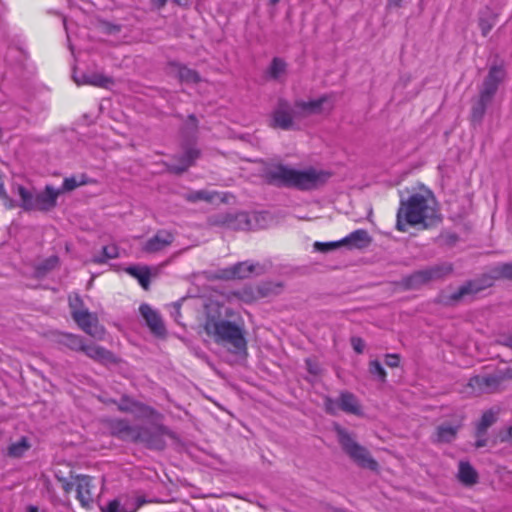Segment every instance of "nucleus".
Instances as JSON below:
<instances>
[{
	"label": "nucleus",
	"mask_w": 512,
	"mask_h": 512,
	"mask_svg": "<svg viewBox=\"0 0 512 512\" xmlns=\"http://www.w3.org/2000/svg\"><path fill=\"white\" fill-rule=\"evenodd\" d=\"M330 176L331 174L325 170L313 167L298 170L283 164L271 166L266 170L269 183L302 191L317 189L324 185Z\"/></svg>",
	"instance_id": "obj_1"
},
{
	"label": "nucleus",
	"mask_w": 512,
	"mask_h": 512,
	"mask_svg": "<svg viewBox=\"0 0 512 512\" xmlns=\"http://www.w3.org/2000/svg\"><path fill=\"white\" fill-rule=\"evenodd\" d=\"M437 217L435 200L431 193H415L400 201L396 216V229L406 232L407 226L428 225Z\"/></svg>",
	"instance_id": "obj_2"
},
{
	"label": "nucleus",
	"mask_w": 512,
	"mask_h": 512,
	"mask_svg": "<svg viewBox=\"0 0 512 512\" xmlns=\"http://www.w3.org/2000/svg\"><path fill=\"white\" fill-rule=\"evenodd\" d=\"M331 98L327 95L317 99L303 101L298 100L292 107L288 101L280 99L271 117V126L282 130H290L294 121L300 117L319 114L332 108Z\"/></svg>",
	"instance_id": "obj_3"
},
{
	"label": "nucleus",
	"mask_w": 512,
	"mask_h": 512,
	"mask_svg": "<svg viewBox=\"0 0 512 512\" xmlns=\"http://www.w3.org/2000/svg\"><path fill=\"white\" fill-rule=\"evenodd\" d=\"M204 329L214 342L230 353L243 355L247 352V340L243 321L207 319Z\"/></svg>",
	"instance_id": "obj_4"
},
{
	"label": "nucleus",
	"mask_w": 512,
	"mask_h": 512,
	"mask_svg": "<svg viewBox=\"0 0 512 512\" xmlns=\"http://www.w3.org/2000/svg\"><path fill=\"white\" fill-rule=\"evenodd\" d=\"M12 192L20 197L19 207L24 211L47 212L57 205V199L62 194V190L46 185L44 190L33 192L20 184L12 186Z\"/></svg>",
	"instance_id": "obj_5"
},
{
	"label": "nucleus",
	"mask_w": 512,
	"mask_h": 512,
	"mask_svg": "<svg viewBox=\"0 0 512 512\" xmlns=\"http://www.w3.org/2000/svg\"><path fill=\"white\" fill-rule=\"evenodd\" d=\"M113 435L125 441L143 442L149 447L161 449L164 446L159 435H150L144 427L131 425L127 420L115 419L110 422Z\"/></svg>",
	"instance_id": "obj_6"
},
{
	"label": "nucleus",
	"mask_w": 512,
	"mask_h": 512,
	"mask_svg": "<svg viewBox=\"0 0 512 512\" xmlns=\"http://www.w3.org/2000/svg\"><path fill=\"white\" fill-rule=\"evenodd\" d=\"M338 441L345 453L360 467L376 470L378 463L371 457L368 450L359 445L343 428H336Z\"/></svg>",
	"instance_id": "obj_7"
},
{
	"label": "nucleus",
	"mask_w": 512,
	"mask_h": 512,
	"mask_svg": "<svg viewBox=\"0 0 512 512\" xmlns=\"http://www.w3.org/2000/svg\"><path fill=\"white\" fill-rule=\"evenodd\" d=\"M65 492L75 490L76 498L82 507L91 508L98 497L97 486L94 478L86 475H78L63 485Z\"/></svg>",
	"instance_id": "obj_8"
},
{
	"label": "nucleus",
	"mask_w": 512,
	"mask_h": 512,
	"mask_svg": "<svg viewBox=\"0 0 512 512\" xmlns=\"http://www.w3.org/2000/svg\"><path fill=\"white\" fill-rule=\"evenodd\" d=\"M492 277L485 279V283L481 285L478 281H469L462 285L458 290L449 296V302H456L466 295L475 294L481 291L486 286L492 284V278H508L512 279V263H502L495 266L492 271Z\"/></svg>",
	"instance_id": "obj_9"
},
{
	"label": "nucleus",
	"mask_w": 512,
	"mask_h": 512,
	"mask_svg": "<svg viewBox=\"0 0 512 512\" xmlns=\"http://www.w3.org/2000/svg\"><path fill=\"white\" fill-rule=\"evenodd\" d=\"M451 272V264L435 265L412 273L405 279V284L408 288L414 289L432 280L443 278Z\"/></svg>",
	"instance_id": "obj_10"
},
{
	"label": "nucleus",
	"mask_w": 512,
	"mask_h": 512,
	"mask_svg": "<svg viewBox=\"0 0 512 512\" xmlns=\"http://www.w3.org/2000/svg\"><path fill=\"white\" fill-rule=\"evenodd\" d=\"M263 272L264 268L259 263L243 261L218 270L216 277L222 280L245 279L251 275H260Z\"/></svg>",
	"instance_id": "obj_11"
},
{
	"label": "nucleus",
	"mask_w": 512,
	"mask_h": 512,
	"mask_svg": "<svg viewBox=\"0 0 512 512\" xmlns=\"http://www.w3.org/2000/svg\"><path fill=\"white\" fill-rule=\"evenodd\" d=\"M501 381L497 375H477L470 378L465 392L470 395L494 393L500 389Z\"/></svg>",
	"instance_id": "obj_12"
},
{
	"label": "nucleus",
	"mask_w": 512,
	"mask_h": 512,
	"mask_svg": "<svg viewBox=\"0 0 512 512\" xmlns=\"http://www.w3.org/2000/svg\"><path fill=\"white\" fill-rule=\"evenodd\" d=\"M281 287L280 283L267 282L261 284L256 289L250 286H245L242 289L235 291L233 294L242 302L251 303L260 297L277 294Z\"/></svg>",
	"instance_id": "obj_13"
},
{
	"label": "nucleus",
	"mask_w": 512,
	"mask_h": 512,
	"mask_svg": "<svg viewBox=\"0 0 512 512\" xmlns=\"http://www.w3.org/2000/svg\"><path fill=\"white\" fill-rule=\"evenodd\" d=\"M505 75L506 71L502 65L491 66L488 75L484 79L480 94L493 99L498 90V86L505 78Z\"/></svg>",
	"instance_id": "obj_14"
},
{
	"label": "nucleus",
	"mask_w": 512,
	"mask_h": 512,
	"mask_svg": "<svg viewBox=\"0 0 512 512\" xmlns=\"http://www.w3.org/2000/svg\"><path fill=\"white\" fill-rule=\"evenodd\" d=\"M73 319L85 333L93 337H98L103 333V328L98 324L97 316L88 310L84 312L76 311Z\"/></svg>",
	"instance_id": "obj_15"
},
{
	"label": "nucleus",
	"mask_w": 512,
	"mask_h": 512,
	"mask_svg": "<svg viewBox=\"0 0 512 512\" xmlns=\"http://www.w3.org/2000/svg\"><path fill=\"white\" fill-rule=\"evenodd\" d=\"M139 311L145 319L147 326L156 336H164L166 329L159 313L152 309L148 304L140 305Z\"/></svg>",
	"instance_id": "obj_16"
},
{
	"label": "nucleus",
	"mask_w": 512,
	"mask_h": 512,
	"mask_svg": "<svg viewBox=\"0 0 512 512\" xmlns=\"http://www.w3.org/2000/svg\"><path fill=\"white\" fill-rule=\"evenodd\" d=\"M173 241L174 235L170 231L159 230L153 237L145 242L143 250L148 253L159 252L171 245Z\"/></svg>",
	"instance_id": "obj_17"
},
{
	"label": "nucleus",
	"mask_w": 512,
	"mask_h": 512,
	"mask_svg": "<svg viewBox=\"0 0 512 512\" xmlns=\"http://www.w3.org/2000/svg\"><path fill=\"white\" fill-rule=\"evenodd\" d=\"M371 237L364 229H357L341 239L342 246L348 249H363L369 246Z\"/></svg>",
	"instance_id": "obj_18"
},
{
	"label": "nucleus",
	"mask_w": 512,
	"mask_h": 512,
	"mask_svg": "<svg viewBox=\"0 0 512 512\" xmlns=\"http://www.w3.org/2000/svg\"><path fill=\"white\" fill-rule=\"evenodd\" d=\"M118 409L122 412L133 413L138 417H149L153 414V410L150 407L136 402L127 396L121 398L118 403Z\"/></svg>",
	"instance_id": "obj_19"
},
{
	"label": "nucleus",
	"mask_w": 512,
	"mask_h": 512,
	"mask_svg": "<svg viewBox=\"0 0 512 512\" xmlns=\"http://www.w3.org/2000/svg\"><path fill=\"white\" fill-rule=\"evenodd\" d=\"M339 408L348 413L359 415L361 414V407L355 395L350 392H342L338 398Z\"/></svg>",
	"instance_id": "obj_20"
},
{
	"label": "nucleus",
	"mask_w": 512,
	"mask_h": 512,
	"mask_svg": "<svg viewBox=\"0 0 512 512\" xmlns=\"http://www.w3.org/2000/svg\"><path fill=\"white\" fill-rule=\"evenodd\" d=\"M477 472L469 462L460 461L458 469V479L461 483L471 486L477 482Z\"/></svg>",
	"instance_id": "obj_21"
},
{
	"label": "nucleus",
	"mask_w": 512,
	"mask_h": 512,
	"mask_svg": "<svg viewBox=\"0 0 512 512\" xmlns=\"http://www.w3.org/2000/svg\"><path fill=\"white\" fill-rule=\"evenodd\" d=\"M82 351L90 358L98 361H108L112 354L105 348L95 344H84Z\"/></svg>",
	"instance_id": "obj_22"
},
{
	"label": "nucleus",
	"mask_w": 512,
	"mask_h": 512,
	"mask_svg": "<svg viewBox=\"0 0 512 512\" xmlns=\"http://www.w3.org/2000/svg\"><path fill=\"white\" fill-rule=\"evenodd\" d=\"M459 426H453L451 424H442L437 427L436 441L442 443H450L457 435Z\"/></svg>",
	"instance_id": "obj_23"
},
{
	"label": "nucleus",
	"mask_w": 512,
	"mask_h": 512,
	"mask_svg": "<svg viewBox=\"0 0 512 512\" xmlns=\"http://www.w3.org/2000/svg\"><path fill=\"white\" fill-rule=\"evenodd\" d=\"M126 272L135 277L145 290L149 288L150 272L147 267L130 266L126 268Z\"/></svg>",
	"instance_id": "obj_24"
},
{
	"label": "nucleus",
	"mask_w": 512,
	"mask_h": 512,
	"mask_svg": "<svg viewBox=\"0 0 512 512\" xmlns=\"http://www.w3.org/2000/svg\"><path fill=\"white\" fill-rule=\"evenodd\" d=\"M31 445L26 437H21L17 442L11 443L7 448V455L12 458L22 457Z\"/></svg>",
	"instance_id": "obj_25"
},
{
	"label": "nucleus",
	"mask_w": 512,
	"mask_h": 512,
	"mask_svg": "<svg viewBox=\"0 0 512 512\" xmlns=\"http://www.w3.org/2000/svg\"><path fill=\"white\" fill-rule=\"evenodd\" d=\"M199 156V151L196 148L189 147L187 148L182 157H181V163L180 165L176 166L174 169L177 173L184 172L188 167H190L195 160Z\"/></svg>",
	"instance_id": "obj_26"
},
{
	"label": "nucleus",
	"mask_w": 512,
	"mask_h": 512,
	"mask_svg": "<svg viewBox=\"0 0 512 512\" xmlns=\"http://www.w3.org/2000/svg\"><path fill=\"white\" fill-rule=\"evenodd\" d=\"M287 69L286 62L279 57L273 58L270 66L268 67L267 73L272 79H280L285 73Z\"/></svg>",
	"instance_id": "obj_27"
},
{
	"label": "nucleus",
	"mask_w": 512,
	"mask_h": 512,
	"mask_svg": "<svg viewBox=\"0 0 512 512\" xmlns=\"http://www.w3.org/2000/svg\"><path fill=\"white\" fill-rule=\"evenodd\" d=\"M496 421V415L492 410L483 413L477 424L476 437L485 436L487 429Z\"/></svg>",
	"instance_id": "obj_28"
},
{
	"label": "nucleus",
	"mask_w": 512,
	"mask_h": 512,
	"mask_svg": "<svg viewBox=\"0 0 512 512\" xmlns=\"http://www.w3.org/2000/svg\"><path fill=\"white\" fill-rule=\"evenodd\" d=\"M491 101H492L491 98H487V97H485L482 94L479 95V99L473 105V108H472V119H473V121H478L479 122V121L482 120V118H483V116L485 114L486 108L491 103Z\"/></svg>",
	"instance_id": "obj_29"
},
{
	"label": "nucleus",
	"mask_w": 512,
	"mask_h": 512,
	"mask_svg": "<svg viewBox=\"0 0 512 512\" xmlns=\"http://www.w3.org/2000/svg\"><path fill=\"white\" fill-rule=\"evenodd\" d=\"M119 255L118 247L115 244H109L103 247L101 255L94 256L92 262L102 264L110 259H115Z\"/></svg>",
	"instance_id": "obj_30"
},
{
	"label": "nucleus",
	"mask_w": 512,
	"mask_h": 512,
	"mask_svg": "<svg viewBox=\"0 0 512 512\" xmlns=\"http://www.w3.org/2000/svg\"><path fill=\"white\" fill-rule=\"evenodd\" d=\"M217 193L208 190L192 191L185 195V199L189 202L195 203L198 201L213 202Z\"/></svg>",
	"instance_id": "obj_31"
},
{
	"label": "nucleus",
	"mask_w": 512,
	"mask_h": 512,
	"mask_svg": "<svg viewBox=\"0 0 512 512\" xmlns=\"http://www.w3.org/2000/svg\"><path fill=\"white\" fill-rule=\"evenodd\" d=\"M73 78H74V81L78 85L90 84V85H93V86L104 87L108 83H110V79L109 78H107V77H105L103 75H100V74H92L90 76H83L82 80H79L76 76H74Z\"/></svg>",
	"instance_id": "obj_32"
},
{
	"label": "nucleus",
	"mask_w": 512,
	"mask_h": 512,
	"mask_svg": "<svg viewBox=\"0 0 512 512\" xmlns=\"http://www.w3.org/2000/svg\"><path fill=\"white\" fill-rule=\"evenodd\" d=\"M177 73L181 82L197 83L200 80L198 73L186 66L177 65Z\"/></svg>",
	"instance_id": "obj_33"
},
{
	"label": "nucleus",
	"mask_w": 512,
	"mask_h": 512,
	"mask_svg": "<svg viewBox=\"0 0 512 512\" xmlns=\"http://www.w3.org/2000/svg\"><path fill=\"white\" fill-rule=\"evenodd\" d=\"M226 222L229 227L234 229L245 230L250 228V221L246 213H238L233 217H229Z\"/></svg>",
	"instance_id": "obj_34"
},
{
	"label": "nucleus",
	"mask_w": 512,
	"mask_h": 512,
	"mask_svg": "<svg viewBox=\"0 0 512 512\" xmlns=\"http://www.w3.org/2000/svg\"><path fill=\"white\" fill-rule=\"evenodd\" d=\"M86 184V181L84 180V176L81 177L80 180H78L76 177H68L65 178L62 184L61 188H58L59 190H62V193L69 192L74 189H76L79 186H82Z\"/></svg>",
	"instance_id": "obj_35"
},
{
	"label": "nucleus",
	"mask_w": 512,
	"mask_h": 512,
	"mask_svg": "<svg viewBox=\"0 0 512 512\" xmlns=\"http://www.w3.org/2000/svg\"><path fill=\"white\" fill-rule=\"evenodd\" d=\"M139 505L132 510L127 509L121 504L119 499L110 501L105 508H102V512H135Z\"/></svg>",
	"instance_id": "obj_36"
},
{
	"label": "nucleus",
	"mask_w": 512,
	"mask_h": 512,
	"mask_svg": "<svg viewBox=\"0 0 512 512\" xmlns=\"http://www.w3.org/2000/svg\"><path fill=\"white\" fill-rule=\"evenodd\" d=\"M69 306L71 309V315L74 318L75 312H84L87 310L84 305L81 297L78 294L70 295L69 296Z\"/></svg>",
	"instance_id": "obj_37"
},
{
	"label": "nucleus",
	"mask_w": 512,
	"mask_h": 512,
	"mask_svg": "<svg viewBox=\"0 0 512 512\" xmlns=\"http://www.w3.org/2000/svg\"><path fill=\"white\" fill-rule=\"evenodd\" d=\"M369 372L372 375H375L378 377V379L382 382L386 380V371L384 370L383 366L378 360H372L369 363Z\"/></svg>",
	"instance_id": "obj_38"
},
{
	"label": "nucleus",
	"mask_w": 512,
	"mask_h": 512,
	"mask_svg": "<svg viewBox=\"0 0 512 512\" xmlns=\"http://www.w3.org/2000/svg\"><path fill=\"white\" fill-rule=\"evenodd\" d=\"M65 344L73 350H81L85 344L84 340L76 335L67 334L65 335Z\"/></svg>",
	"instance_id": "obj_39"
},
{
	"label": "nucleus",
	"mask_w": 512,
	"mask_h": 512,
	"mask_svg": "<svg viewBox=\"0 0 512 512\" xmlns=\"http://www.w3.org/2000/svg\"><path fill=\"white\" fill-rule=\"evenodd\" d=\"M314 247L317 251L329 252L331 250L342 247V244H341V240L332 241V242H315Z\"/></svg>",
	"instance_id": "obj_40"
},
{
	"label": "nucleus",
	"mask_w": 512,
	"mask_h": 512,
	"mask_svg": "<svg viewBox=\"0 0 512 512\" xmlns=\"http://www.w3.org/2000/svg\"><path fill=\"white\" fill-rule=\"evenodd\" d=\"M351 345L354 351L358 354H361L364 351L365 343L360 337H352Z\"/></svg>",
	"instance_id": "obj_41"
},
{
	"label": "nucleus",
	"mask_w": 512,
	"mask_h": 512,
	"mask_svg": "<svg viewBox=\"0 0 512 512\" xmlns=\"http://www.w3.org/2000/svg\"><path fill=\"white\" fill-rule=\"evenodd\" d=\"M400 363L399 355L397 354H387L385 357V364L390 368L398 367Z\"/></svg>",
	"instance_id": "obj_42"
},
{
	"label": "nucleus",
	"mask_w": 512,
	"mask_h": 512,
	"mask_svg": "<svg viewBox=\"0 0 512 512\" xmlns=\"http://www.w3.org/2000/svg\"><path fill=\"white\" fill-rule=\"evenodd\" d=\"M325 406H326V410H327L330 414H335V413H336V411H337L338 409H340V408H339V402H338V399H336V400H333V399H330V398L326 399V401H325Z\"/></svg>",
	"instance_id": "obj_43"
},
{
	"label": "nucleus",
	"mask_w": 512,
	"mask_h": 512,
	"mask_svg": "<svg viewBox=\"0 0 512 512\" xmlns=\"http://www.w3.org/2000/svg\"><path fill=\"white\" fill-rule=\"evenodd\" d=\"M0 198L3 200L5 207L8 209H13L19 206V203L17 204L12 198H10L7 192L5 193V196H1Z\"/></svg>",
	"instance_id": "obj_44"
},
{
	"label": "nucleus",
	"mask_w": 512,
	"mask_h": 512,
	"mask_svg": "<svg viewBox=\"0 0 512 512\" xmlns=\"http://www.w3.org/2000/svg\"><path fill=\"white\" fill-rule=\"evenodd\" d=\"M306 366H307L309 373H311V374L317 375L320 371L319 366L315 362H313L311 359L306 360Z\"/></svg>",
	"instance_id": "obj_45"
},
{
	"label": "nucleus",
	"mask_w": 512,
	"mask_h": 512,
	"mask_svg": "<svg viewBox=\"0 0 512 512\" xmlns=\"http://www.w3.org/2000/svg\"><path fill=\"white\" fill-rule=\"evenodd\" d=\"M186 125H187L188 128H190L193 131H195L196 128H197V119L195 118V116L190 115Z\"/></svg>",
	"instance_id": "obj_46"
},
{
	"label": "nucleus",
	"mask_w": 512,
	"mask_h": 512,
	"mask_svg": "<svg viewBox=\"0 0 512 512\" xmlns=\"http://www.w3.org/2000/svg\"><path fill=\"white\" fill-rule=\"evenodd\" d=\"M57 263H58V258L51 257L46 261L44 268L51 269V268L55 267L57 265Z\"/></svg>",
	"instance_id": "obj_47"
},
{
	"label": "nucleus",
	"mask_w": 512,
	"mask_h": 512,
	"mask_svg": "<svg viewBox=\"0 0 512 512\" xmlns=\"http://www.w3.org/2000/svg\"><path fill=\"white\" fill-rule=\"evenodd\" d=\"M480 27H481V30H482V34L484 36H486L490 32L492 26L487 24L484 20H481L480 21Z\"/></svg>",
	"instance_id": "obj_48"
},
{
	"label": "nucleus",
	"mask_w": 512,
	"mask_h": 512,
	"mask_svg": "<svg viewBox=\"0 0 512 512\" xmlns=\"http://www.w3.org/2000/svg\"><path fill=\"white\" fill-rule=\"evenodd\" d=\"M484 436L477 437V441L475 443L477 448L484 447L486 445L487 440L483 438Z\"/></svg>",
	"instance_id": "obj_49"
},
{
	"label": "nucleus",
	"mask_w": 512,
	"mask_h": 512,
	"mask_svg": "<svg viewBox=\"0 0 512 512\" xmlns=\"http://www.w3.org/2000/svg\"><path fill=\"white\" fill-rule=\"evenodd\" d=\"M500 343H501V344H503V345H505V346H507V347L512 348V334H511L510 336L506 337V338H505L504 340H502Z\"/></svg>",
	"instance_id": "obj_50"
},
{
	"label": "nucleus",
	"mask_w": 512,
	"mask_h": 512,
	"mask_svg": "<svg viewBox=\"0 0 512 512\" xmlns=\"http://www.w3.org/2000/svg\"><path fill=\"white\" fill-rule=\"evenodd\" d=\"M167 1L168 0H154V4L160 9L166 5Z\"/></svg>",
	"instance_id": "obj_51"
},
{
	"label": "nucleus",
	"mask_w": 512,
	"mask_h": 512,
	"mask_svg": "<svg viewBox=\"0 0 512 512\" xmlns=\"http://www.w3.org/2000/svg\"><path fill=\"white\" fill-rule=\"evenodd\" d=\"M27 512H46V511H44V510L40 511L36 506L29 505L27 507Z\"/></svg>",
	"instance_id": "obj_52"
},
{
	"label": "nucleus",
	"mask_w": 512,
	"mask_h": 512,
	"mask_svg": "<svg viewBox=\"0 0 512 512\" xmlns=\"http://www.w3.org/2000/svg\"><path fill=\"white\" fill-rule=\"evenodd\" d=\"M402 0H389V5L394 7H400Z\"/></svg>",
	"instance_id": "obj_53"
},
{
	"label": "nucleus",
	"mask_w": 512,
	"mask_h": 512,
	"mask_svg": "<svg viewBox=\"0 0 512 512\" xmlns=\"http://www.w3.org/2000/svg\"><path fill=\"white\" fill-rule=\"evenodd\" d=\"M173 2L180 6H185L188 4V0H173Z\"/></svg>",
	"instance_id": "obj_54"
},
{
	"label": "nucleus",
	"mask_w": 512,
	"mask_h": 512,
	"mask_svg": "<svg viewBox=\"0 0 512 512\" xmlns=\"http://www.w3.org/2000/svg\"><path fill=\"white\" fill-rule=\"evenodd\" d=\"M63 24H64L65 30L67 32V38L69 39L68 28H67L66 20L65 19L63 20Z\"/></svg>",
	"instance_id": "obj_55"
},
{
	"label": "nucleus",
	"mask_w": 512,
	"mask_h": 512,
	"mask_svg": "<svg viewBox=\"0 0 512 512\" xmlns=\"http://www.w3.org/2000/svg\"><path fill=\"white\" fill-rule=\"evenodd\" d=\"M508 436L510 439H512V426L508 429Z\"/></svg>",
	"instance_id": "obj_56"
},
{
	"label": "nucleus",
	"mask_w": 512,
	"mask_h": 512,
	"mask_svg": "<svg viewBox=\"0 0 512 512\" xmlns=\"http://www.w3.org/2000/svg\"><path fill=\"white\" fill-rule=\"evenodd\" d=\"M272 4H276L279 0H270Z\"/></svg>",
	"instance_id": "obj_57"
},
{
	"label": "nucleus",
	"mask_w": 512,
	"mask_h": 512,
	"mask_svg": "<svg viewBox=\"0 0 512 512\" xmlns=\"http://www.w3.org/2000/svg\"><path fill=\"white\" fill-rule=\"evenodd\" d=\"M176 313H177V314H180V309H179V307H177V308H176Z\"/></svg>",
	"instance_id": "obj_58"
}]
</instances>
